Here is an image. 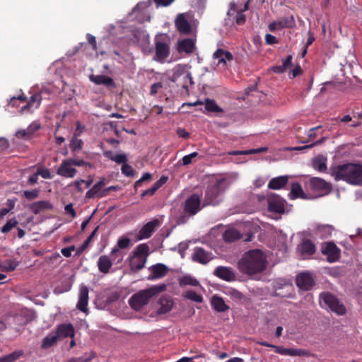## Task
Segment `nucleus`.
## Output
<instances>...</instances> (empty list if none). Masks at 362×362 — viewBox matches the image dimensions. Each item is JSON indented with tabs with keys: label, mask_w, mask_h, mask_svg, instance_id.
<instances>
[{
	"label": "nucleus",
	"mask_w": 362,
	"mask_h": 362,
	"mask_svg": "<svg viewBox=\"0 0 362 362\" xmlns=\"http://www.w3.org/2000/svg\"><path fill=\"white\" fill-rule=\"evenodd\" d=\"M267 265L266 255L257 249L246 252L238 263L240 272L249 276L262 272L266 269Z\"/></svg>",
	"instance_id": "1"
},
{
	"label": "nucleus",
	"mask_w": 362,
	"mask_h": 362,
	"mask_svg": "<svg viewBox=\"0 0 362 362\" xmlns=\"http://www.w3.org/2000/svg\"><path fill=\"white\" fill-rule=\"evenodd\" d=\"M329 171L336 181L343 180L351 185L362 186V164L348 163L332 167Z\"/></svg>",
	"instance_id": "2"
},
{
	"label": "nucleus",
	"mask_w": 362,
	"mask_h": 362,
	"mask_svg": "<svg viewBox=\"0 0 362 362\" xmlns=\"http://www.w3.org/2000/svg\"><path fill=\"white\" fill-rule=\"evenodd\" d=\"M184 211L177 218V223L183 224L187 222L189 216H194L201 210L200 197L197 194H192L185 202Z\"/></svg>",
	"instance_id": "3"
},
{
	"label": "nucleus",
	"mask_w": 362,
	"mask_h": 362,
	"mask_svg": "<svg viewBox=\"0 0 362 362\" xmlns=\"http://www.w3.org/2000/svg\"><path fill=\"white\" fill-rule=\"evenodd\" d=\"M149 247L146 243L139 245L129 259L130 269L137 272L145 267L148 256Z\"/></svg>",
	"instance_id": "4"
},
{
	"label": "nucleus",
	"mask_w": 362,
	"mask_h": 362,
	"mask_svg": "<svg viewBox=\"0 0 362 362\" xmlns=\"http://www.w3.org/2000/svg\"><path fill=\"white\" fill-rule=\"evenodd\" d=\"M319 303L322 308L329 309L338 315H343L346 312L345 306L336 296H320Z\"/></svg>",
	"instance_id": "5"
},
{
	"label": "nucleus",
	"mask_w": 362,
	"mask_h": 362,
	"mask_svg": "<svg viewBox=\"0 0 362 362\" xmlns=\"http://www.w3.org/2000/svg\"><path fill=\"white\" fill-rule=\"evenodd\" d=\"M222 192L218 183L209 187L205 192L204 205H218L221 202Z\"/></svg>",
	"instance_id": "6"
},
{
	"label": "nucleus",
	"mask_w": 362,
	"mask_h": 362,
	"mask_svg": "<svg viewBox=\"0 0 362 362\" xmlns=\"http://www.w3.org/2000/svg\"><path fill=\"white\" fill-rule=\"evenodd\" d=\"M165 36L160 35L156 37V54L154 59L158 62L164 61L170 54V47L165 42Z\"/></svg>",
	"instance_id": "7"
},
{
	"label": "nucleus",
	"mask_w": 362,
	"mask_h": 362,
	"mask_svg": "<svg viewBox=\"0 0 362 362\" xmlns=\"http://www.w3.org/2000/svg\"><path fill=\"white\" fill-rule=\"evenodd\" d=\"M179 285L181 288H192V290L187 291L185 294H198L202 291V287L199 281L194 276L186 274L179 278Z\"/></svg>",
	"instance_id": "8"
},
{
	"label": "nucleus",
	"mask_w": 362,
	"mask_h": 362,
	"mask_svg": "<svg viewBox=\"0 0 362 362\" xmlns=\"http://www.w3.org/2000/svg\"><path fill=\"white\" fill-rule=\"evenodd\" d=\"M297 286L303 291H310L315 286V281L313 274L310 272H301L296 276Z\"/></svg>",
	"instance_id": "9"
},
{
	"label": "nucleus",
	"mask_w": 362,
	"mask_h": 362,
	"mask_svg": "<svg viewBox=\"0 0 362 362\" xmlns=\"http://www.w3.org/2000/svg\"><path fill=\"white\" fill-rule=\"evenodd\" d=\"M321 252L327 256L329 262H337L340 258L341 250L333 242L325 243L322 245Z\"/></svg>",
	"instance_id": "10"
},
{
	"label": "nucleus",
	"mask_w": 362,
	"mask_h": 362,
	"mask_svg": "<svg viewBox=\"0 0 362 362\" xmlns=\"http://www.w3.org/2000/svg\"><path fill=\"white\" fill-rule=\"evenodd\" d=\"M268 210L276 214H283L285 211V200L276 194L268 196Z\"/></svg>",
	"instance_id": "11"
},
{
	"label": "nucleus",
	"mask_w": 362,
	"mask_h": 362,
	"mask_svg": "<svg viewBox=\"0 0 362 362\" xmlns=\"http://www.w3.org/2000/svg\"><path fill=\"white\" fill-rule=\"evenodd\" d=\"M310 184L313 190L321 193L322 195L329 194L332 189V184L320 177H311Z\"/></svg>",
	"instance_id": "12"
},
{
	"label": "nucleus",
	"mask_w": 362,
	"mask_h": 362,
	"mask_svg": "<svg viewBox=\"0 0 362 362\" xmlns=\"http://www.w3.org/2000/svg\"><path fill=\"white\" fill-rule=\"evenodd\" d=\"M77 170L70 162L69 159L63 160L57 170V174L66 178H73L76 176Z\"/></svg>",
	"instance_id": "13"
},
{
	"label": "nucleus",
	"mask_w": 362,
	"mask_h": 362,
	"mask_svg": "<svg viewBox=\"0 0 362 362\" xmlns=\"http://www.w3.org/2000/svg\"><path fill=\"white\" fill-rule=\"evenodd\" d=\"M295 25V21L293 16L283 17L277 21H274L269 24V30L271 32L282 30L285 28H292Z\"/></svg>",
	"instance_id": "14"
},
{
	"label": "nucleus",
	"mask_w": 362,
	"mask_h": 362,
	"mask_svg": "<svg viewBox=\"0 0 362 362\" xmlns=\"http://www.w3.org/2000/svg\"><path fill=\"white\" fill-rule=\"evenodd\" d=\"M159 225L160 221L156 218L148 222L139 230L137 235V239L141 240L149 238Z\"/></svg>",
	"instance_id": "15"
},
{
	"label": "nucleus",
	"mask_w": 362,
	"mask_h": 362,
	"mask_svg": "<svg viewBox=\"0 0 362 362\" xmlns=\"http://www.w3.org/2000/svg\"><path fill=\"white\" fill-rule=\"evenodd\" d=\"M148 270L150 271V274L148 276V279L155 280L162 279L165 276L169 271V269L164 264L157 263L151 266L148 268Z\"/></svg>",
	"instance_id": "16"
},
{
	"label": "nucleus",
	"mask_w": 362,
	"mask_h": 362,
	"mask_svg": "<svg viewBox=\"0 0 362 362\" xmlns=\"http://www.w3.org/2000/svg\"><path fill=\"white\" fill-rule=\"evenodd\" d=\"M105 185V179L100 178L89 190L86 193V198L93 199L94 197L102 198L105 197V189L103 188Z\"/></svg>",
	"instance_id": "17"
},
{
	"label": "nucleus",
	"mask_w": 362,
	"mask_h": 362,
	"mask_svg": "<svg viewBox=\"0 0 362 362\" xmlns=\"http://www.w3.org/2000/svg\"><path fill=\"white\" fill-rule=\"evenodd\" d=\"M204 104L205 110L209 112L222 113L223 110L219 107L216 101L212 99L206 98L204 102L198 100L194 103H188L186 105L188 106H197L198 105Z\"/></svg>",
	"instance_id": "18"
},
{
	"label": "nucleus",
	"mask_w": 362,
	"mask_h": 362,
	"mask_svg": "<svg viewBox=\"0 0 362 362\" xmlns=\"http://www.w3.org/2000/svg\"><path fill=\"white\" fill-rule=\"evenodd\" d=\"M175 25L177 30L182 34H189L192 27L188 21L186 19L184 13H180L176 17Z\"/></svg>",
	"instance_id": "19"
},
{
	"label": "nucleus",
	"mask_w": 362,
	"mask_h": 362,
	"mask_svg": "<svg viewBox=\"0 0 362 362\" xmlns=\"http://www.w3.org/2000/svg\"><path fill=\"white\" fill-rule=\"evenodd\" d=\"M173 304L174 303L169 296H160L157 303V313L162 315L168 313L173 308Z\"/></svg>",
	"instance_id": "20"
},
{
	"label": "nucleus",
	"mask_w": 362,
	"mask_h": 362,
	"mask_svg": "<svg viewBox=\"0 0 362 362\" xmlns=\"http://www.w3.org/2000/svg\"><path fill=\"white\" fill-rule=\"evenodd\" d=\"M212 259L211 253L202 247H195L192 254V260L202 264H207Z\"/></svg>",
	"instance_id": "21"
},
{
	"label": "nucleus",
	"mask_w": 362,
	"mask_h": 362,
	"mask_svg": "<svg viewBox=\"0 0 362 362\" xmlns=\"http://www.w3.org/2000/svg\"><path fill=\"white\" fill-rule=\"evenodd\" d=\"M213 58L217 60V65L226 66L227 62H231L233 59V54L223 49H218L213 54Z\"/></svg>",
	"instance_id": "22"
},
{
	"label": "nucleus",
	"mask_w": 362,
	"mask_h": 362,
	"mask_svg": "<svg viewBox=\"0 0 362 362\" xmlns=\"http://www.w3.org/2000/svg\"><path fill=\"white\" fill-rule=\"evenodd\" d=\"M275 352L281 355L290 356H308L309 352L301 349H286L282 346L275 347Z\"/></svg>",
	"instance_id": "23"
},
{
	"label": "nucleus",
	"mask_w": 362,
	"mask_h": 362,
	"mask_svg": "<svg viewBox=\"0 0 362 362\" xmlns=\"http://www.w3.org/2000/svg\"><path fill=\"white\" fill-rule=\"evenodd\" d=\"M151 296H132L129 300V305L136 310H141L149 301Z\"/></svg>",
	"instance_id": "24"
},
{
	"label": "nucleus",
	"mask_w": 362,
	"mask_h": 362,
	"mask_svg": "<svg viewBox=\"0 0 362 362\" xmlns=\"http://www.w3.org/2000/svg\"><path fill=\"white\" fill-rule=\"evenodd\" d=\"M214 275L225 281H230L235 279V276L230 268L226 267H218L214 272Z\"/></svg>",
	"instance_id": "25"
},
{
	"label": "nucleus",
	"mask_w": 362,
	"mask_h": 362,
	"mask_svg": "<svg viewBox=\"0 0 362 362\" xmlns=\"http://www.w3.org/2000/svg\"><path fill=\"white\" fill-rule=\"evenodd\" d=\"M55 334L58 339L74 337V328L71 324H62L57 327Z\"/></svg>",
	"instance_id": "26"
},
{
	"label": "nucleus",
	"mask_w": 362,
	"mask_h": 362,
	"mask_svg": "<svg viewBox=\"0 0 362 362\" xmlns=\"http://www.w3.org/2000/svg\"><path fill=\"white\" fill-rule=\"evenodd\" d=\"M334 228L329 224H318L315 227V233L320 238L325 239L331 237Z\"/></svg>",
	"instance_id": "27"
},
{
	"label": "nucleus",
	"mask_w": 362,
	"mask_h": 362,
	"mask_svg": "<svg viewBox=\"0 0 362 362\" xmlns=\"http://www.w3.org/2000/svg\"><path fill=\"white\" fill-rule=\"evenodd\" d=\"M131 244V240L129 238L122 237L119 238L117 241V247H115L112 250L111 255L112 256H119V259L117 262L122 261L123 256L119 252V249H126L129 247Z\"/></svg>",
	"instance_id": "28"
},
{
	"label": "nucleus",
	"mask_w": 362,
	"mask_h": 362,
	"mask_svg": "<svg viewBox=\"0 0 362 362\" xmlns=\"http://www.w3.org/2000/svg\"><path fill=\"white\" fill-rule=\"evenodd\" d=\"M90 80L97 85L103 84L107 87H115V83L112 78L105 75H91Z\"/></svg>",
	"instance_id": "29"
},
{
	"label": "nucleus",
	"mask_w": 362,
	"mask_h": 362,
	"mask_svg": "<svg viewBox=\"0 0 362 362\" xmlns=\"http://www.w3.org/2000/svg\"><path fill=\"white\" fill-rule=\"evenodd\" d=\"M195 43L192 39L185 38L178 42L177 50L180 53L191 54L194 52Z\"/></svg>",
	"instance_id": "30"
},
{
	"label": "nucleus",
	"mask_w": 362,
	"mask_h": 362,
	"mask_svg": "<svg viewBox=\"0 0 362 362\" xmlns=\"http://www.w3.org/2000/svg\"><path fill=\"white\" fill-rule=\"evenodd\" d=\"M298 250L301 255L310 256L315 253L316 247L314 243L309 239L303 240L302 244L298 246Z\"/></svg>",
	"instance_id": "31"
},
{
	"label": "nucleus",
	"mask_w": 362,
	"mask_h": 362,
	"mask_svg": "<svg viewBox=\"0 0 362 362\" xmlns=\"http://www.w3.org/2000/svg\"><path fill=\"white\" fill-rule=\"evenodd\" d=\"M52 209L53 205L48 201H38L33 203L30 206V209L34 214H38L45 209L51 210Z\"/></svg>",
	"instance_id": "32"
},
{
	"label": "nucleus",
	"mask_w": 362,
	"mask_h": 362,
	"mask_svg": "<svg viewBox=\"0 0 362 362\" xmlns=\"http://www.w3.org/2000/svg\"><path fill=\"white\" fill-rule=\"evenodd\" d=\"M117 296H96L94 303L98 309H105L115 300Z\"/></svg>",
	"instance_id": "33"
},
{
	"label": "nucleus",
	"mask_w": 362,
	"mask_h": 362,
	"mask_svg": "<svg viewBox=\"0 0 362 362\" xmlns=\"http://www.w3.org/2000/svg\"><path fill=\"white\" fill-rule=\"evenodd\" d=\"M287 176H279L272 178L268 183V188L272 189H280L284 188L288 183Z\"/></svg>",
	"instance_id": "34"
},
{
	"label": "nucleus",
	"mask_w": 362,
	"mask_h": 362,
	"mask_svg": "<svg viewBox=\"0 0 362 362\" xmlns=\"http://www.w3.org/2000/svg\"><path fill=\"white\" fill-rule=\"evenodd\" d=\"M40 125L37 123L31 124L26 129L18 130L16 136L18 138L28 139L30 138L32 134L37 129H39Z\"/></svg>",
	"instance_id": "35"
},
{
	"label": "nucleus",
	"mask_w": 362,
	"mask_h": 362,
	"mask_svg": "<svg viewBox=\"0 0 362 362\" xmlns=\"http://www.w3.org/2000/svg\"><path fill=\"white\" fill-rule=\"evenodd\" d=\"M212 308L218 313L225 312L229 309V306L226 304L222 298L218 296H214L211 300Z\"/></svg>",
	"instance_id": "36"
},
{
	"label": "nucleus",
	"mask_w": 362,
	"mask_h": 362,
	"mask_svg": "<svg viewBox=\"0 0 362 362\" xmlns=\"http://www.w3.org/2000/svg\"><path fill=\"white\" fill-rule=\"evenodd\" d=\"M112 265V261L107 255L100 256L98 260V269L103 274H107Z\"/></svg>",
	"instance_id": "37"
},
{
	"label": "nucleus",
	"mask_w": 362,
	"mask_h": 362,
	"mask_svg": "<svg viewBox=\"0 0 362 362\" xmlns=\"http://www.w3.org/2000/svg\"><path fill=\"white\" fill-rule=\"evenodd\" d=\"M104 156L117 164H124L125 163H127V157L126 154L121 153V154H114L112 151H106L104 152Z\"/></svg>",
	"instance_id": "38"
},
{
	"label": "nucleus",
	"mask_w": 362,
	"mask_h": 362,
	"mask_svg": "<svg viewBox=\"0 0 362 362\" xmlns=\"http://www.w3.org/2000/svg\"><path fill=\"white\" fill-rule=\"evenodd\" d=\"M288 196L291 199H296L297 198H305V194L298 182L292 183L291 189Z\"/></svg>",
	"instance_id": "39"
},
{
	"label": "nucleus",
	"mask_w": 362,
	"mask_h": 362,
	"mask_svg": "<svg viewBox=\"0 0 362 362\" xmlns=\"http://www.w3.org/2000/svg\"><path fill=\"white\" fill-rule=\"evenodd\" d=\"M42 100V96L40 93H35L30 97V99L28 102V103L22 107V111L30 110L31 108H37L39 107L40 103Z\"/></svg>",
	"instance_id": "40"
},
{
	"label": "nucleus",
	"mask_w": 362,
	"mask_h": 362,
	"mask_svg": "<svg viewBox=\"0 0 362 362\" xmlns=\"http://www.w3.org/2000/svg\"><path fill=\"white\" fill-rule=\"evenodd\" d=\"M242 238L240 233L234 228L226 230L223 234V238L226 242L232 243Z\"/></svg>",
	"instance_id": "41"
},
{
	"label": "nucleus",
	"mask_w": 362,
	"mask_h": 362,
	"mask_svg": "<svg viewBox=\"0 0 362 362\" xmlns=\"http://www.w3.org/2000/svg\"><path fill=\"white\" fill-rule=\"evenodd\" d=\"M79 136L80 132L74 133L73 137L69 144V148L72 152L78 151L82 149L83 143L81 139H78Z\"/></svg>",
	"instance_id": "42"
},
{
	"label": "nucleus",
	"mask_w": 362,
	"mask_h": 362,
	"mask_svg": "<svg viewBox=\"0 0 362 362\" xmlns=\"http://www.w3.org/2000/svg\"><path fill=\"white\" fill-rule=\"evenodd\" d=\"M58 339L57 334L51 332L42 339L41 347L44 349H49L56 344Z\"/></svg>",
	"instance_id": "43"
},
{
	"label": "nucleus",
	"mask_w": 362,
	"mask_h": 362,
	"mask_svg": "<svg viewBox=\"0 0 362 362\" xmlns=\"http://www.w3.org/2000/svg\"><path fill=\"white\" fill-rule=\"evenodd\" d=\"M166 285L161 284L151 287L149 290L140 291L136 294H157L166 290Z\"/></svg>",
	"instance_id": "44"
},
{
	"label": "nucleus",
	"mask_w": 362,
	"mask_h": 362,
	"mask_svg": "<svg viewBox=\"0 0 362 362\" xmlns=\"http://www.w3.org/2000/svg\"><path fill=\"white\" fill-rule=\"evenodd\" d=\"M88 296H80L76 307L78 310L87 315L88 313Z\"/></svg>",
	"instance_id": "45"
},
{
	"label": "nucleus",
	"mask_w": 362,
	"mask_h": 362,
	"mask_svg": "<svg viewBox=\"0 0 362 362\" xmlns=\"http://www.w3.org/2000/svg\"><path fill=\"white\" fill-rule=\"evenodd\" d=\"M18 263L16 260L8 259L3 262L0 264V267L3 271L12 272L16 269Z\"/></svg>",
	"instance_id": "46"
},
{
	"label": "nucleus",
	"mask_w": 362,
	"mask_h": 362,
	"mask_svg": "<svg viewBox=\"0 0 362 362\" xmlns=\"http://www.w3.org/2000/svg\"><path fill=\"white\" fill-rule=\"evenodd\" d=\"M267 151V148H260L257 149H252L250 151H233L228 152V155L231 156H238V155H245L249 153H260V152H264Z\"/></svg>",
	"instance_id": "47"
},
{
	"label": "nucleus",
	"mask_w": 362,
	"mask_h": 362,
	"mask_svg": "<svg viewBox=\"0 0 362 362\" xmlns=\"http://www.w3.org/2000/svg\"><path fill=\"white\" fill-rule=\"evenodd\" d=\"M313 167L315 169L320 172H325L327 170V165L325 160L323 158H317L313 160Z\"/></svg>",
	"instance_id": "48"
},
{
	"label": "nucleus",
	"mask_w": 362,
	"mask_h": 362,
	"mask_svg": "<svg viewBox=\"0 0 362 362\" xmlns=\"http://www.w3.org/2000/svg\"><path fill=\"white\" fill-rule=\"evenodd\" d=\"M23 354L21 350L16 351L10 354L3 356L4 362H13Z\"/></svg>",
	"instance_id": "49"
},
{
	"label": "nucleus",
	"mask_w": 362,
	"mask_h": 362,
	"mask_svg": "<svg viewBox=\"0 0 362 362\" xmlns=\"http://www.w3.org/2000/svg\"><path fill=\"white\" fill-rule=\"evenodd\" d=\"M18 222L15 218L9 219L7 223L1 228V232L6 233L9 232L13 228L18 225Z\"/></svg>",
	"instance_id": "50"
},
{
	"label": "nucleus",
	"mask_w": 362,
	"mask_h": 362,
	"mask_svg": "<svg viewBox=\"0 0 362 362\" xmlns=\"http://www.w3.org/2000/svg\"><path fill=\"white\" fill-rule=\"evenodd\" d=\"M121 171L122 173L126 177H134L135 175V170L131 165H128L127 163H124L122 165Z\"/></svg>",
	"instance_id": "51"
},
{
	"label": "nucleus",
	"mask_w": 362,
	"mask_h": 362,
	"mask_svg": "<svg viewBox=\"0 0 362 362\" xmlns=\"http://www.w3.org/2000/svg\"><path fill=\"white\" fill-rule=\"evenodd\" d=\"M69 159L74 166H78V167L85 166V167H88V168L93 167L92 163H90L89 162H86L83 159H76V158H69Z\"/></svg>",
	"instance_id": "52"
},
{
	"label": "nucleus",
	"mask_w": 362,
	"mask_h": 362,
	"mask_svg": "<svg viewBox=\"0 0 362 362\" xmlns=\"http://www.w3.org/2000/svg\"><path fill=\"white\" fill-rule=\"evenodd\" d=\"M39 189H34L32 190H25L23 192L24 197L28 200H33L38 197Z\"/></svg>",
	"instance_id": "53"
},
{
	"label": "nucleus",
	"mask_w": 362,
	"mask_h": 362,
	"mask_svg": "<svg viewBox=\"0 0 362 362\" xmlns=\"http://www.w3.org/2000/svg\"><path fill=\"white\" fill-rule=\"evenodd\" d=\"M99 228V226H97L93 231L90 234V235L88 237V238L83 242L82 245L80 247V250L82 251L84 249H86L88 245L90 244V243L92 241L93 238L95 236L97 231Z\"/></svg>",
	"instance_id": "54"
},
{
	"label": "nucleus",
	"mask_w": 362,
	"mask_h": 362,
	"mask_svg": "<svg viewBox=\"0 0 362 362\" xmlns=\"http://www.w3.org/2000/svg\"><path fill=\"white\" fill-rule=\"evenodd\" d=\"M197 155H198V153L197 152H193L189 155H186V156H183L182 158V165H189L192 163V159L194 158L195 157H197Z\"/></svg>",
	"instance_id": "55"
},
{
	"label": "nucleus",
	"mask_w": 362,
	"mask_h": 362,
	"mask_svg": "<svg viewBox=\"0 0 362 362\" xmlns=\"http://www.w3.org/2000/svg\"><path fill=\"white\" fill-rule=\"evenodd\" d=\"M83 182H85V180H83V179L76 180L74 182H73L70 185V186L75 187V188L76 189L77 192L81 193V192H83V189H84V187H82V185H83Z\"/></svg>",
	"instance_id": "56"
},
{
	"label": "nucleus",
	"mask_w": 362,
	"mask_h": 362,
	"mask_svg": "<svg viewBox=\"0 0 362 362\" xmlns=\"http://www.w3.org/2000/svg\"><path fill=\"white\" fill-rule=\"evenodd\" d=\"M37 175H40L42 177H43L45 179L52 178V175H51L49 170L47 168H44V169L38 168L37 170Z\"/></svg>",
	"instance_id": "57"
},
{
	"label": "nucleus",
	"mask_w": 362,
	"mask_h": 362,
	"mask_svg": "<svg viewBox=\"0 0 362 362\" xmlns=\"http://www.w3.org/2000/svg\"><path fill=\"white\" fill-rule=\"evenodd\" d=\"M246 21L245 16L243 14V11H237L235 14V22L238 25H243Z\"/></svg>",
	"instance_id": "58"
},
{
	"label": "nucleus",
	"mask_w": 362,
	"mask_h": 362,
	"mask_svg": "<svg viewBox=\"0 0 362 362\" xmlns=\"http://www.w3.org/2000/svg\"><path fill=\"white\" fill-rule=\"evenodd\" d=\"M76 249L75 246L74 245H71L70 247H64L61 250V252L62 254L66 257H71V252L74 251Z\"/></svg>",
	"instance_id": "59"
},
{
	"label": "nucleus",
	"mask_w": 362,
	"mask_h": 362,
	"mask_svg": "<svg viewBox=\"0 0 362 362\" xmlns=\"http://www.w3.org/2000/svg\"><path fill=\"white\" fill-rule=\"evenodd\" d=\"M265 42L267 45H274L278 43V40L275 36L271 34H266Z\"/></svg>",
	"instance_id": "60"
},
{
	"label": "nucleus",
	"mask_w": 362,
	"mask_h": 362,
	"mask_svg": "<svg viewBox=\"0 0 362 362\" xmlns=\"http://www.w3.org/2000/svg\"><path fill=\"white\" fill-rule=\"evenodd\" d=\"M66 213L70 214L72 218H75L76 216V213L75 209H74L73 204L69 203L66 204L64 207Z\"/></svg>",
	"instance_id": "61"
},
{
	"label": "nucleus",
	"mask_w": 362,
	"mask_h": 362,
	"mask_svg": "<svg viewBox=\"0 0 362 362\" xmlns=\"http://www.w3.org/2000/svg\"><path fill=\"white\" fill-rule=\"evenodd\" d=\"M158 189L153 185L151 188L144 190L141 194V197L152 196Z\"/></svg>",
	"instance_id": "62"
},
{
	"label": "nucleus",
	"mask_w": 362,
	"mask_h": 362,
	"mask_svg": "<svg viewBox=\"0 0 362 362\" xmlns=\"http://www.w3.org/2000/svg\"><path fill=\"white\" fill-rule=\"evenodd\" d=\"M26 99H27V98L25 96V95L23 93H22L21 95H18V97H13L10 100V105H11L12 106H14L16 105V102L17 100H21V102H25Z\"/></svg>",
	"instance_id": "63"
},
{
	"label": "nucleus",
	"mask_w": 362,
	"mask_h": 362,
	"mask_svg": "<svg viewBox=\"0 0 362 362\" xmlns=\"http://www.w3.org/2000/svg\"><path fill=\"white\" fill-rule=\"evenodd\" d=\"M90 357L83 356L76 358H72L69 362H88L90 361Z\"/></svg>",
	"instance_id": "64"
}]
</instances>
